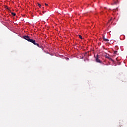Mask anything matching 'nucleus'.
Here are the masks:
<instances>
[{
    "instance_id": "nucleus-5",
    "label": "nucleus",
    "mask_w": 127,
    "mask_h": 127,
    "mask_svg": "<svg viewBox=\"0 0 127 127\" xmlns=\"http://www.w3.org/2000/svg\"><path fill=\"white\" fill-rule=\"evenodd\" d=\"M104 41H106V42H108V41H109V40H108V39H105V38H104Z\"/></svg>"
},
{
    "instance_id": "nucleus-1",
    "label": "nucleus",
    "mask_w": 127,
    "mask_h": 127,
    "mask_svg": "<svg viewBox=\"0 0 127 127\" xmlns=\"http://www.w3.org/2000/svg\"><path fill=\"white\" fill-rule=\"evenodd\" d=\"M23 38H24V39H25V40H27L29 42H31V43H33L34 45H36L37 46H38V47L40 48H41V47H42V46L39 45V44L36 43L35 40L32 39H30V37H29V36H23Z\"/></svg>"
},
{
    "instance_id": "nucleus-4",
    "label": "nucleus",
    "mask_w": 127,
    "mask_h": 127,
    "mask_svg": "<svg viewBox=\"0 0 127 127\" xmlns=\"http://www.w3.org/2000/svg\"><path fill=\"white\" fill-rule=\"evenodd\" d=\"M11 14L13 15V16H15V15H16V14L15 13L12 12Z\"/></svg>"
},
{
    "instance_id": "nucleus-2",
    "label": "nucleus",
    "mask_w": 127,
    "mask_h": 127,
    "mask_svg": "<svg viewBox=\"0 0 127 127\" xmlns=\"http://www.w3.org/2000/svg\"><path fill=\"white\" fill-rule=\"evenodd\" d=\"M96 62H98V63H101V60L98 58V55H97V58L96 59Z\"/></svg>"
},
{
    "instance_id": "nucleus-6",
    "label": "nucleus",
    "mask_w": 127,
    "mask_h": 127,
    "mask_svg": "<svg viewBox=\"0 0 127 127\" xmlns=\"http://www.w3.org/2000/svg\"><path fill=\"white\" fill-rule=\"evenodd\" d=\"M38 5H39V7H41V4L40 3H38Z\"/></svg>"
},
{
    "instance_id": "nucleus-7",
    "label": "nucleus",
    "mask_w": 127,
    "mask_h": 127,
    "mask_svg": "<svg viewBox=\"0 0 127 127\" xmlns=\"http://www.w3.org/2000/svg\"><path fill=\"white\" fill-rule=\"evenodd\" d=\"M45 5H46V6H48V4L45 3Z\"/></svg>"
},
{
    "instance_id": "nucleus-8",
    "label": "nucleus",
    "mask_w": 127,
    "mask_h": 127,
    "mask_svg": "<svg viewBox=\"0 0 127 127\" xmlns=\"http://www.w3.org/2000/svg\"><path fill=\"white\" fill-rule=\"evenodd\" d=\"M95 55H94V57H95Z\"/></svg>"
},
{
    "instance_id": "nucleus-3",
    "label": "nucleus",
    "mask_w": 127,
    "mask_h": 127,
    "mask_svg": "<svg viewBox=\"0 0 127 127\" xmlns=\"http://www.w3.org/2000/svg\"><path fill=\"white\" fill-rule=\"evenodd\" d=\"M78 37H79L80 39H83V37H82V36H81L80 35H78Z\"/></svg>"
}]
</instances>
